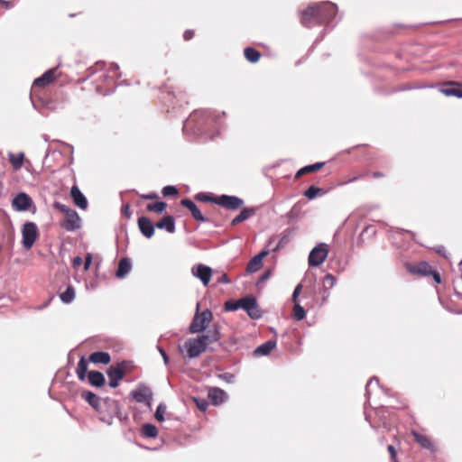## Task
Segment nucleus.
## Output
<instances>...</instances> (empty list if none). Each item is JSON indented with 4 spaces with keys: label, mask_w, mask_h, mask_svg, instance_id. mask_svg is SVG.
<instances>
[{
    "label": "nucleus",
    "mask_w": 462,
    "mask_h": 462,
    "mask_svg": "<svg viewBox=\"0 0 462 462\" xmlns=\"http://www.w3.org/2000/svg\"><path fill=\"white\" fill-rule=\"evenodd\" d=\"M191 333H200L197 337L187 339L180 346L181 353L186 352L189 358H196L207 350L208 345L217 342L219 339L218 326L213 322V319H193L189 326Z\"/></svg>",
    "instance_id": "obj_1"
},
{
    "label": "nucleus",
    "mask_w": 462,
    "mask_h": 462,
    "mask_svg": "<svg viewBox=\"0 0 462 462\" xmlns=\"http://www.w3.org/2000/svg\"><path fill=\"white\" fill-rule=\"evenodd\" d=\"M82 398L87 401L89 405L95 409L99 414H103L106 407H114L115 410L118 409L116 402L108 398L101 399L97 394L89 391H84L81 393Z\"/></svg>",
    "instance_id": "obj_2"
},
{
    "label": "nucleus",
    "mask_w": 462,
    "mask_h": 462,
    "mask_svg": "<svg viewBox=\"0 0 462 462\" xmlns=\"http://www.w3.org/2000/svg\"><path fill=\"white\" fill-rule=\"evenodd\" d=\"M39 236L35 223L25 222L22 227V244L25 249H31Z\"/></svg>",
    "instance_id": "obj_3"
},
{
    "label": "nucleus",
    "mask_w": 462,
    "mask_h": 462,
    "mask_svg": "<svg viewBox=\"0 0 462 462\" xmlns=\"http://www.w3.org/2000/svg\"><path fill=\"white\" fill-rule=\"evenodd\" d=\"M328 254V247L325 243H320L315 246L310 253L309 264L310 266H319L324 263Z\"/></svg>",
    "instance_id": "obj_4"
},
{
    "label": "nucleus",
    "mask_w": 462,
    "mask_h": 462,
    "mask_svg": "<svg viewBox=\"0 0 462 462\" xmlns=\"http://www.w3.org/2000/svg\"><path fill=\"white\" fill-rule=\"evenodd\" d=\"M214 203L230 210H236L244 205V200L236 196L221 195L214 197Z\"/></svg>",
    "instance_id": "obj_5"
},
{
    "label": "nucleus",
    "mask_w": 462,
    "mask_h": 462,
    "mask_svg": "<svg viewBox=\"0 0 462 462\" xmlns=\"http://www.w3.org/2000/svg\"><path fill=\"white\" fill-rule=\"evenodd\" d=\"M317 7L319 13L320 23L332 20L337 12V5L330 2L319 4Z\"/></svg>",
    "instance_id": "obj_6"
},
{
    "label": "nucleus",
    "mask_w": 462,
    "mask_h": 462,
    "mask_svg": "<svg viewBox=\"0 0 462 462\" xmlns=\"http://www.w3.org/2000/svg\"><path fill=\"white\" fill-rule=\"evenodd\" d=\"M191 273L199 279L204 286H207L212 276V269L205 264H196L191 268Z\"/></svg>",
    "instance_id": "obj_7"
},
{
    "label": "nucleus",
    "mask_w": 462,
    "mask_h": 462,
    "mask_svg": "<svg viewBox=\"0 0 462 462\" xmlns=\"http://www.w3.org/2000/svg\"><path fill=\"white\" fill-rule=\"evenodd\" d=\"M439 91L447 97H462V87L458 82H444L439 87Z\"/></svg>",
    "instance_id": "obj_8"
},
{
    "label": "nucleus",
    "mask_w": 462,
    "mask_h": 462,
    "mask_svg": "<svg viewBox=\"0 0 462 462\" xmlns=\"http://www.w3.org/2000/svg\"><path fill=\"white\" fill-rule=\"evenodd\" d=\"M32 204V199L24 192L17 194L12 201V206L16 211H27Z\"/></svg>",
    "instance_id": "obj_9"
},
{
    "label": "nucleus",
    "mask_w": 462,
    "mask_h": 462,
    "mask_svg": "<svg viewBox=\"0 0 462 462\" xmlns=\"http://www.w3.org/2000/svg\"><path fill=\"white\" fill-rule=\"evenodd\" d=\"M320 23L319 13L317 5L309 6L301 14V23L305 26L311 25L312 23Z\"/></svg>",
    "instance_id": "obj_10"
},
{
    "label": "nucleus",
    "mask_w": 462,
    "mask_h": 462,
    "mask_svg": "<svg viewBox=\"0 0 462 462\" xmlns=\"http://www.w3.org/2000/svg\"><path fill=\"white\" fill-rule=\"evenodd\" d=\"M240 309L245 310L250 318L258 316V306L256 299L254 296H246L239 300Z\"/></svg>",
    "instance_id": "obj_11"
},
{
    "label": "nucleus",
    "mask_w": 462,
    "mask_h": 462,
    "mask_svg": "<svg viewBox=\"0 0 462 462\" xmlns=\"http://www.w3.org/2000/svg\"><path fill=\"white\" fill-rule=\"evenodd\" d=\"M80 217L75 210L69 211L68 215L65 216L61 226L67 231H75L80 227Z\"/></svg>",
    "instance_id": "obj_12"
},
{
    "label": "nucleus",
    "mask_w": 462,
    "mask_h": 462,
    "mask_svg": "<svg viewBox=\"0 0 462 462\" xmlns=\"http://www.w3.org/2000/svg\"><path fill=\"white\" fill-rule=\"evenodd\" d=\"M269 252L267 250H263L258 254L254 256L246 266V271L250 273H254L259 271L263 266V260L265 256H267Z\"/></svg>",
    "instance_id": "obj_13"
},
{
    "label": "nucleus",
    "mask_w": 462,
    "mask_h": 462,
    "mask_svg": "<svg viewBox=\"0 0 462 462\" xmlns=\"http://www.w3.org/2000/svg\"><path fill=\"white\" fill-rule=\"evenodd\" d=\"M70 196L77 207L81 209H86L88 208V200L78 186L71 187Z\"/></svg>",
    "instance_id": "obj_14"
},
{
    "label": "nucleus",
    "mask_w": 462,
    "mask_h": 462,
    "mask_svg": "<svg viewBox=\"0 0 462 462\" xmlns=\"http://www.w3.org/2000/svg\"><path fill=\"white\" fill-rule=\"evenodd\" d=\"M138 226L141 233L147 238H151L154 234V226L152 221L146 217H142L138 219Z\"/></svg>",
    "instance_id": "obj_15"
},
{
    "label": "nucleus",
    "mask_w": 462,
    "mask_h": 462,
    "mask_svg": "<svg viewBox=\"0 0 462 462\" xmlns=\"http://www.w3.org/2000/svg\"><path fill=\"white\" fill-rule=\"evenodd\" d=\"M180 204L183 207L187 208L191 212L192 217L196 220L200 221V222L206 221L205 217L203 216V214L200 212V210L199 209L197 205L192 200L185 199L181 200Z\"/></svg>",
    "instance_id": "obj_16"
},
{
    "label": "nucleus",
    "mask_w": 462,
    "mask_h": 462,
    "mask_svg": "<svg viewBox=\"0 0 462 462\" xmlns=\"http://www.w3.org/2000/svg\"><path fill=\"white\" fill-rule=\"evenodd\" d=\"M411 435L414 438V440L423 448L433 451L434 445L430 437L427 435L420 434L416 430H411Z\"/></svg>",
    "instance_id": "obj_17"
},
{
    "label": "nucleus",
    "mask_w": 462,
    "mask_h": 462,
    "mask_svg": "<svg viewBox=\"0 0 462 462\" xmlns=\"http://www.w3.org/2000/svg\"><path fill=\"white\" fill-rule=\"evenodd\" d=\"M56 78V70L54 69L47 70L42 76L36 79L33 82L35 88L44 87L51 83Z\"/></svg>",
    "instance_id": "obj_18"
},
{
    "label": "nucleus",
    "mask_w": 462,
    "mask_h": 462,
    "mask_svg": "<svg viewBox=\"0 0 462 462\" xmlns=\"http://www.w3.org/2000/svg\"><path fill=\"white\" fill-rule=\"evenodd\" d=\"M131 269V261L128 258H123L119 261L116 276L120 279L125 278L130 273Z\"/></svg>",
    "instance_id": "obj_19"
},
{
    "label": "nucleus",
    "mask_w": 462,
    "mask_h": 462,
    "mask_svg": "<svg viewBox=\"0 0 462 462\" xmlns=\"http://www.w3.org/2000/svg\"><path fill=\"white\" fill-rule=\"evenodd\" d=\"M125 364L120 363L108 368L106 374L109 378L123 379L125 376Z\"/></svg>",
    "instance_id": "obj_20"
},
{
    "label": "nucleus",
    "mask_w": 462,
    "mask_h": 462,
    "mask_svg": "<svg viewBox=\"0 0 462 462\" xmlns=\"http://www.w3.org/2000/svg\"><path fill=\"white\" fill-rule=\"evenodd\" d=\"M88 360L93 364H103L107 365L111 361L110 355L106 352H94L92 353Z\"/></svg>",
    "instance_id": "obj_21"
},
{
    "label": "nucleus",
    "mask_w": 462,
    "mask_h": 462,
    "mask_svg": "<svg viewBox=\"0 0 462 462\" xmlns=\"http://www.w3.org/2000/svg\"><path fill=\"white\" fill-rule=\"evenodd\" d=\"M255 215V209L254 208H245L240 212L239 215H237L233 220H232V226H236L241 222H244L247 220L249 217Z\"/></svg>",
    "instance_id": "obj_22"
},
{
    "label": "nucleus",
    "mask_w": 462,
    "mask_h": 462,
    "mask_svg": "<svg viewBox=\"0 0 462 462\" xmlns=\"http://www.w3.org/2000/svg\"><path fill=\"white\" fill-rule=\"evenodd\" d=\"M155 226L159 229H165L169 233L175 231L174 219L171 216L163 217L161 221L156 223Z\"/></svg>",
    "instance_id": "obj_23"
},
{
    "label": "nucleus",
    "mask_w": 462,
    "mask_h": 462,
    "mask_svg": "<svg viewBox=\"0 0 462 462\" xmlns=\"http://www.w3.org/2000/svg\"><path fill=\"white\" fill-rule=\"evenodd\" d=\"M208 398L211 400L213 404L218 405L224 402L226 393L219 388H212L209 390Z\"/></svg>",
    "instance_id": "obj_24"
},
{
    "label": "nucleus",
    "mask_w": 462,
    "mask_h": 462,
    "mask_svg": "<svg viewBox=\"0 0 462 462\" xmlns=\"http://www.w3.org/2000/svg\"><path fill=\"white\" fill-rule=\"evenodd\" d=\"M88 378L89 383L97 387L103 386L106 382L104 374L97 371H90Z\"/></svg>",
    "instance_id": "obj_25"
},
{
    "label": "nucleus",
    "mask_w": 462,
    "mask_h": 462,
    "mask_svg": "<svg viewBox=\"0 0 462 462\" xmlns=\"http://www.w3.org/2000/svg\"><path fill=\"white\" fill-rule=\"evenodd\" d=\"M275 342L269 340L265 343L259 346L254 352V356H266L271 353V351L275 347Z\"/></svg>",
    "instance_id": "obj_26"
},
{
    "label": "nucleus",
    "mask_w": 462,
    "mask_h": 462,
    "mask_svg": "<svg viewBox=\"0 0 462 462\" xmlns=\"http://www.w3.org/2000/svg\"><path fill=\"white\" fill-rule=\"evenodd\" d=\"M410 271L413 273H419L425 276L430 275L432 273L431 266L426 262L420 263L417 266L411 268Z\"/></svg>",
    "instance_id": "obj_27"
},
{
    "label": "nucleus",
    "mask_w": 462,
    "mask_h": 462,
    "mask_svg": "<svg viewBox=\"0 0 462 462\" xmlns=\"http://www.w3.org/2000/svg\"><path fill=\"white\" fill-rule=\"evenodd\" d=\"M132 394L137 402H143L152 399V393L148 389H139L133 392Z\"/></svg>",
    "instance_id": "obj_28"
},
{
    "label": "nucleus",
    "mask_w": 462,
    "mask_h": 462,
    "mask_svg": "<svg viewBox=\"0 0 462 462\" xmlns=\"http://www.w3.org/2000/svg\"><path fill=\"white\" fill-rule=\"evenodd\" d=\"M87 371H88V362L85 359V357L82 356L78 363V366H77V370H76L77 375L80 381H85Z\"/></svg>",
    "instance_id": "obj_29"
},
{
    "label": "nucleus",
    "mask_w": 462,
    "mask_h": 462,
    "mask_svg": "<svg viewBox=\"0 0 462 462\" xmlns=\"http://www.w3.org/2000/svg\"><path fill=\"white\" fill-rule=\"evenodd\" d=\"M76 291L72 286H68L65 291L60 294V299L62 302L69 304L72 302L75 299Z\"/></svg>",
    "instance_id": "obj_30"
},
{
    "label": "nucleus",
    "mask_w": 462,
    "mask_h": 462,
    "mask_svg": "<svg viewBox=\"0 0 462 462\" xmlns=\"http://www.w3.org/2000/svg\"><path fill=\"white\" fill-rule=\"evenodd\" d=\"M142 434L146 438H156L158 435V430L154 425L146 423L142 427Z\"/></svg>",
    "instance_id": "obj_31"
},
{
    "label": "nucleus",
    "mask_w": 462,
    "mask_h": 462,
    "mask_svg": "<svg viewBox=\"0 0 462 462\" xmlns=\"http://www.w3.org/2000/svg\"><path fill=\"white\" fill-rule=\"evenodd\" d=\"M23 157L24 154L23 152L18 153L17 155L12 152L9 153V161L15 170H19L23 166Z\"/></svg>",
    "instance_id": "obj_32"
},
{
    "label": "nucleus",
    "mask_w": 462,
    "mask_h": 462,
    "mask_svg": "<svg viewBox=\"0 0 462 462\" xmlns=\"http://www.w3.org/2000/svg\"><path fill=\"white\" fill-rule=\"evenodd\" d=\"M244 53L246 60L250 62H256L260 59V52L254 48H245Z\"/></svg>",
    "instance_id": "obj_33"
},
{
    "label": "nucleus",
    "mask_w": 462,
    "mask_h": 462,
    "mask_svg": "<svg viewBox=\"0 0 462 462\" xmlns=\"http://www.w3.org/2000/svg\"><path fill=\"white\" fill-rule=\"evenodd\" d=\"M324 166V162H317L311 165L305 166L301 168L298 172L296 177L300 176L301 174L312 172L320 170Z\"/></svg>",
    "instance_id": "obj_34"
},
{
    "label": "nucleus",
    "mask_w": 462,
    "mask_h": 462,
    "mask_svg": "<svg viewBox=\"0 0 462 462\" xmlns=\"http://www.w3.org/2000/svg\"><path fill=\"white\" fill-rule=\"evenodd\" d=\"M319 194H324V191L321 189L317 188L315 186H310L304 192L305 197H307L309 199H315Z\"/></svg>",
    "instance_id": "obj_35"
},
{
    "label": "nucleus",
    "mask_w": 462,
    "mask_h": 462,
    "mask_svg": "<svg viewBox=\"0 0 462 462\" xmlns=\"http://www.w3.org/2000/svg\"><path fill=\"white\" fill-rule=\"evenodd\" d=\"M166 208V204L164 202H157L154 204H148L147 209L149 211H154L157 213H162Z\"/></svg>",
    "instance_id": "obj_36"
},
{
    "label": "nucleus",
    "mask_w": 462,
    "mask_h": 462,
    "mask_svg": "<svg viewBox=\"0 0 462 462\" xmlns=\"http://www.w3.org/2000/svg\"><path fill=\"white\" fill-rule=\"evenodd\" d=\"M336 284V278L332 274H327L323 279V286L326 289H331Z\"/></svg>",
    "instance_id": "obj_37"
},
{
    "label": "nucleus",
    "mask_w": 462,
    "mask_h": 462,
    "mask_svg": "<svg viewBox=\"0 0 462 462\" xmlns=\"http://www.w3.org/2000/svg\"><path fill=\"white\" fill-rule=\"evenodd\" d=\"M165 411H166V406L162 403L159 404L157 409H156V411H155V419L158 420V421H163L164 420V413H165Z\"/></svg>",
    "instance_id": "obj_38"
},
{
    "label": "nucleus",
    "mask_w": 462,
    "mask_h": 462,
    "mask_svg": "<svg viewBox=\"0 0 462 462\" xmlns=\"http://www.w3.org/2000/svg\"><path fill=\"white\" fill-rule=\"evenodd\" d=\"M239 304H240L239 300L236 301L228 300L225 303V310H226L228 311L236 310L240 309Z\"/></svg>",
    "instance_id": "obj_39"
},
{
    "label": "nucleus",
    "mask_w": 462,
    "mask_h": 462,
    "mask_svg": "<svg viewBox=\"0 0 462 462\" xmlns=\"http://www.w3.org/2000/svg\"><path fill=\"white\" fill-rule=\"evenodd\" d=\"M162 192L163 196L167 197V196L176 195L178 193V190L174 186H165L162 189Z\"/></svg>",
    "instance_id": "obj_40"
},
{
    "label": "nucleus",
    "mask_w": 462,
    "mask_h": 462,
    "mask_svg": "<svg viewBox=\"0 0 462 462\" xmlns=\"http://www.w3.org/2000/svg\"><path fill=\"white\" fill-rule=\"evenodd\" d=\"M293 312H294V318H304L305 317V310L299 304H295Z\"/></svg>",
    "instance_id": "obj_41"
},
{
    "label": "nucleus",
    "mask_w": 462,
    "mask_h": 462,
    "mask_svg": "<svg viewBox=\"0 0 462 462\" xmlns=\"http://www.w3.org/2000/svg\"><path fill=\"white\" fill-rule=\"evenodd\" d=\"M387 449H388V452L390 453L392 461L393 462H398L397 458H396L397 454H396L395 448L393 445H389L387 447Z\"/></svg>",
    "instance_id": "obj_42"
},
{
    "label": "nucleus",
    "mask_w": 462,
    "mask_h": 462,
    "mask_svg": "<svg viewBox=\"0 0 462 462\" xmlns=\"http://www.w3.org/2000/svg\"><path fill=\"white\" fill-rule=\"evenodd\" d=\"M196 199H199V200H201V201H205V202H207V201L214 202V200H213L214 197L213 198L209 197V196H208V195H206L204 193L198 194L196 196Z\"/></svg>",
    "instance_id": "obj_43"
},
{
    "label": "nucleus",
    "mask_w": 462,
    "mask_h": 462,
    "mask_svg": "<svg viewBox=\"0 0 462 462\" xmlns=\"http://www.w3.org/2000/svg\"><path fill=\"white\" fill-rule=\"evenodd\" d=\"M92 263V255L91 254H88L86 255L85 263H84V270L88 271L90 268V265Z\"/></svg>",
    "instance_id": "obj_44"
},
{
    "label": "nucleus",
    "mask_w": 462,
    "mask_h": 462,
    "mask_svg": "<svg viewBox=\"0 0 462 462\" xmlns=\"http://www.w3.org/2000/svg\"><path fill=\"white\" fill-rule=\"evenodd\" d=\"M219 377L227 383L233 382V379H234V375L229 373H225V374H219Z\"/></svg>",
    "instance_id": "obj_45"
},
{
    "label": "nucleus",
    "mask_w": 462,
    "mask_h": 462,
    "mask_svg": "<svg viewBox=\"0 0 462 462\" xmlns=\"http://www.w3.org/2000/svg\"><path fill=\"white\" fill-rule=\"evenodd\" d=\"M61 212L64 213V215H68V213L69 211H74L73 209L69 208V207L65 206V205H60V204H58L56 206Z\"/></svg>",
    "instance_id": "obj_46"
},
{
    "label": "nucleus",
    "mask_w": 462,
    "mask_h": 462,
    "mask_svg": "<svg viewBox=\"0 0 462 462\" xmlns=\"http://www.w3.org/2000/svg\"><path fill=\"white\" fill-rule=\"evenodd\" d=\"M82 263H83V260L80 256H76L73 258L72 263H73L74 268L79 267V265L82 264Z\"/></svg>",
    "instance_id": "obj_47"
},
{
    "label": "nucleus",
    "mask_w": 462,
    "mask_h": 462,
    "mask_svg": "<svg viewBox=\"0 0 462 462\" xmlns=\"http://www.w3.org/2000/svg\"><path fill=\"white\" fill-rule=\"evenodd\" d=\"M120 380L121 379L109 378V386L112 388L117 387Z\"/></svg>",
    "instance_id": "obj_48"
},
{
    "label": "nucleus",
    "mask_w": 462,
    "mask_h": 462,
    "mask_svg": "<svg viewBox=\"0 0 462 462\" xmlns=\"http://www.w3.org/2000/svg\"><path fill=\"white\" fill-rule=\"evenodd\" d=\"M197 405L201 411H206L208 408V402L206 401H202L201 402H199L197 400Z\"/></svg>",
    "instance_id": "obj_49"
},
{
    "label": "nucleus",
    "mask_w": 462,
    "mask_h": 462,
    "mask_svg": "<svg viewBox=\"0 0 462 462\" xmlns=\"http://www.w3.org/2000/svg\"><path fill=\"white\" fill-rule=\"evenodd\" d=\"M219 283H229L230 282V280L228 279L227 275L226 274H223L221 277L218 278V281H217Z\"/></svg>",
    "instance_id": "obj_50"
},
{
    "label": "nucleus",
    "mask_w": 462,
    "mask_h": 462,
    "mask_svg": "<svg viewBox=\"0 0 462 462\" xmlns=\"http://www.w3.org/2000/svg\"><path fill=\"white\" fill-rule=\"evenodd\" d=\"M430 274L433 276V279L436 282V283L441 282L440 275L439 273L432 271V273Z\"/></svg>",
    "instance_id": "obj_51"
},
{
    "label": "nucleus",
    "mask_w": 462,
    "mask_h": 462,
    "mask_svg": "<svg viewBox=\"0 0 462 462\" xmlns=\"http://www.w3.org/2000/svg\"><path fill=\"white\" fill-rule=\"evenodd\" d=\"M194 35V32L190 30H188L184 32L183 37L186 41L190 40Z\"/></svg>",
    "instance_id": "obj_52"
},
{
    "label": "nucleus",
    "mask_w": 462,
    "mask_h": 462,
    "mask_svg": "<svg viewBox=\"0 0 462 462\" xmlns=\"http://www.w3.org/2000/svg\"><path fill=\"white\" fill-rule=\"evenodd\" d=\"M300 289H301V285L300 284L297 285V287L295 288V290L293 291V294H292V298H293L294 300L299 296V294L300 292Z\"/></svg>",
    "instance_id": "obj_53"
},
{
    "label": "nucleus",
    "mask_w": 462,
    "mask_h": 462,
    "mask_svg": "<svg viewBox=\"0 0 462 462\" xmlns=\"http://www.w3.org/2000/svg\"><path fill=\"white\" fill-rule=\"evenodd\" d=\"M118 69H119V68H118V66H117L116 64L112 63V64H110L109 71H110V72H112V71H113V72L116 73V71L118 70Z\"/></svg>",
    "instance_id": "obj_54"
},
{
    "label": "nucleus",
    "mask_w": 462,
    "mask_h": 462,
    "mask_svg": "<svg viewBox=\"0 0 462 462\" xmlns=\"http://www.w3.org/2000/svg\"><path fill=\"white\" fill-rule=\"evenodd\" d=\"M200 318H211V312L208 310H206L202 312Z\"/></svg>",
    "instance_id": "obj_55"
},
{
    "label": "nucleus",
    "mask_w": 462,
    "mask_h": 462,
    "mask_svg": "<svg viewBox=\"0 0 462 462\" xmlns=\"http://www.w3.org/2000/svg\"><path fill=\"white\" fill-rule=\"evenodd\" d=\"M156 197H157V195L155 193H151V194L143 196V198L145 199H155Z\"/></svg>",
    "instance_id": "obj_56"
},
{
    "label": "nucleus",
    "mask_w": 462,
    "mask_h": 462,
    "mask_svg": "<svg viewBox=\"0 0 462 462\" xmlns=\"http://www.w3.org/2000/svg\"><path fill=\"white\" fill-rule=\"evenodd\" d=\"M160 352H161V354H162V356L163 357L164 362L168 363L169 357H168L166 352L163 349H160Z\"/></svg>",
    "instance_id": "obj_57"
},
{
    "label": "nucleus",
    "mask_w": 462,
    "mask_h": 462,
    "mask_svg": "<svg viewBox=\"0 0 462 462\" xmlns=\"http://www.w3.org/2000/svg\"><path fill=\"white\" fill-rule=\"evenodd\" d=\"M123 212H124V214H125L127 217H129V216H130V214H129V206H128V205H125V206L124 207V208H123Z\"/></svg>",
    "instance_id": "obj_58"
},
{
    "label": "nucleus",
    "mask_w": 462,
    "mask_h": 462,
    "mask_svg": "<svg viewBox=\"0 0 462 462\" xmlns=\"http://www.w3.org/2000/svg\"><path fill=\"white\" fill-rule=\"evenodd\" d=\"M1 4L5 7V8H10L11 7V4L7 1H1Z\"/></svg>",
    "instance_id": "obj_59"
},
{
    "label": "nucleus",
    "mask_w": 462,
    "mask_h": 462,
    "mask_svg": "<svg viewBox=\"0 0 462 462\" xmlns=\"http://www.w3.org/2000/svg\"><path fill=\"white\" fill-rule=\"evenodd\" d=\"M268 277V273L263 276V280L266 279Z\"/></svg>",
    "instance_id": "obj_60"
},
{
    "label": "nucleus",
    "mask_w": 462,
    "mask_h": 462,
    "mask_svg": "<svg viewBox=\"0 0 462 462\" xmlns=\"http://www.w3.org/2000/svg\"><path fill=\"white\" fill-rule=\"evenodd\" d=\"M198 311H199V310L197 309V311L195 313V317L194 318H198Z\"/></svg>",
    "instance_id": "obj_61"
},
{
    "label": "nucleus",
    "mask_w": 462,
    "mask_h": 462,
    "mask_svg": "<svg viewBox=\"0 0 462 462\" xmlns=\"http://www.w3.org/2000/svg\"><path fill=\"white\" fill-rule=\"evenodd\" d=\"M438 253H439V254H442V249H440V248H439V249L438 250Z\"/></svg>",
    "instance_id": "obj_62"
}]
</instances>
